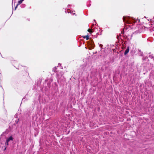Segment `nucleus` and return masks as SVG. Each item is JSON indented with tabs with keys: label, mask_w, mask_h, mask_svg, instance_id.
Listing matches in <instances>:
<instances>
[{
	"label": "nucleus",
	"mask_w": 154,
	"mask_h": 154,
	"mask_svg": "<svg viewBox=\"0 0 154 154\" xmlns=\"http://www.w3.org/2000/svg\"><path fill=\"white\" fill-rule=\"evenodd\" d=\"M21 6L23 8H24V7H25V4H22L21 5Z\"/></svg>",
	"instance_id": "obj_7"
},
{
	"label": "nucleus",
	"mask_w": 154,
	"mask_h": 154,
	"mask_svg": "<svg viewBox=\"0 0 154 154\" xmlns=\"http://www.w3.org/2000/svg\"><path fill=\"white\" fill-rule=\"evenodd\" d=\"M57 77H59V76H58V75H57Z\"/></svg>",
	"instance_id": "obj_9"
},
{
	"label": "nucleus",
	"mask_w": 154,
	"mask_h": 154,
	"mask_svg": "<svg viewBox=\"0 0 154 154\" xmlns=\"http://www.w3.org/2000/svg\"><path fill=\"white\" fill-rule=\"evenodd\" d=\"M74 14H75V13H73Z\"/></svg>",
	"instance_id": "obj_10"
},
{
	"label": "nucleus",
	"mask_w": 154,
	"mask_h": 154,
	"mask_svg": "<svg viewBox=\"0 0 154 154\" xmlns=\"http://www.w3.org/2000/svg\"><path fill=\"white\" fill-rule=\"evenodd\" d=\"M132 21H131V20L130 19V18L128 17H124L123 18L124 21L127 23L130 24L132 22L135 23L137 22V20H135L133 18H132Z\"/></svg>",
	"instance_id": "obj_1"
},
{
	"label": "nucleus",
	"mask_w": 154,
	"mask_h": 154,
	"mask_svg": "<svg viewBox=\"0 0 154 154\" xmlns=\"http://www.w3.org/2000/svg\"><path fill=\"white\" fill-rule=\"evenodd\" d=\"M13 140V138L12 137V136H10L9 137H8L7 138L6 140V142L5 143V145H8L9 144V143L10 141H12Z\"/></svg>",
	"instance_id": "obj_2"
},
{
	"label": "nucleus",
	"mask_w": 154,
	"mask_h": 154,
	"mask_svg": "<svg viewBox=\"0 0 154 154\" xmlns=\"http://www.w3.org/2000/svg\"><path fill=\"white\" fill-rule=\"evenodd\" d=\"M56 67H55L54 68H53V70L54 71V72H55L56 71Z\"/></svg>",
	"instance_id": "obj_6"
},
{
	"label": "nucleus",
	"mask_w": 154,
	"mask_h": 154,
	"mask_svg": "<svg viewBox=\"0 0 154 154\" xmlns=\"http://www.w3.org/2000/svg\"><path fill=\"white\" fill-rule=\"evenodd\" d=\"M24 1V0H20L19 1H18V3H17V5L16 6V7H15V10H16L17 6L20 5V4L22 2H23Z\"/></svg>",
	"instance_id": "obj_3"
},
{
	"label": "nucleus",
	"mask_w": 154,
	"mask_h": 154,
	"mask_svg": "<svg viewBox=\"0 0 154 154\" xmlns=\"http://www.w3.org/2000/svg\"><path fill=\"white\" fill-rule=\"evenodd\" d=\"M129 51V47H128L127 48L126 50L124 52V54L125 55H126L127 54Z\"/></svg>",
	"instance_id": "obj_4"
},
{
	"label": "nucleus",
	"mask_w": 154,
	"mask_h": 154,
	"mask_svg": "<svg viewBox=\"0 0 154 154\" xmlns=\"http://www.w3.org/2000/svg\"><path fill=\"white\" fill-rule=\"evenodd\" d=\"M88 31L89 32H90L91 33H92V32L91 31V30L90 29H88Z\"/></svg>",
	"instance_id": "obj_8"
},
{
	"label": "nucleus",
	"mask_w": 154,
	"mask_h": 154,
	"mask_svg": "<svg viewBox=\"0 0 154 154\" xmlns=\"http://www.w3.org/2000/svg\"><path fill=\"white\" fill-rule=\"evenodd\" d=\"M83 37L84 38H86V40H88L89 39V36L88 35L85 36H83Z\"/></svg>",
	"instance_id": "obj_5"
}]
</instances>
